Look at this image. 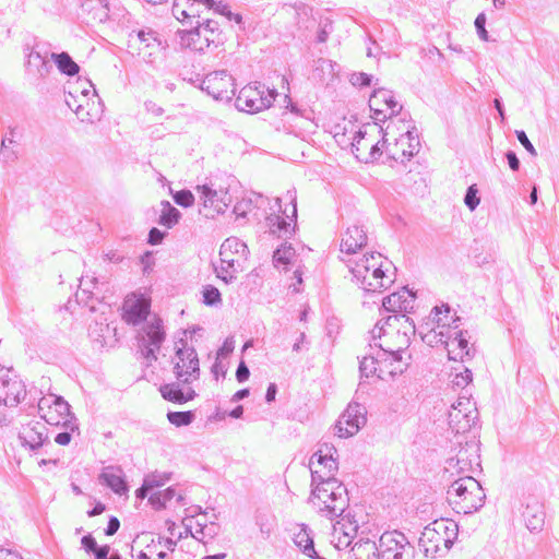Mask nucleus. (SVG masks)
<instances>
[{"mask_svg":"<svg viewBox=\"0 0 559 559\" xmlns=\"http://www.w3.org/2000/svg\"><path fill=\"white\" fill-rule=\"evenodd\" d=\"M53 396L55 395H50L48 397H41L39 401H38V414L39 416L44 419V415L47 414V411H51L53 404H52V400H53Z\"/></svg>","mask_w":559,"mask_h":559,"instance_id":"60","label":"nucleus"},{"mask_svg":"<svg viewBox=\"0 0 559 559\" xmlns=\"http://www.w3.org/2000/svg\"><path fill=\"white\" fill-rule=\"evenodd\" d=\"M285 100L287 102L286 108L289 110L292 115L305 118L307 120H311L312 111L310 109L294 103L289 96H285Z\"/></svg>","mask_w":559,"mask_h":559,"instance_id":"47","label":"nucleus"},{"mask_svg":"<svg viewBox=\"0 0 559 559\" xmlns=\"http://www.w3.org/2000/svg\"><path fill=\"white\" fill-rule=\"evenodd\" d=\"M451 307L447 304L441 307H435L431 311V314H433V321L437 323V334L440 336V341H442V338L452 337L450 318L453 314H451Z\"/></svg>","mask_w":559,"mask_h":559,"instance_id":"29","label":"nucleus"},{"mask_svg":"<svg viewBox=\"0 0 559 559\" xmlns=\"http://www.w3.org/2000/svg\"><path fill=\"white\" fill-rule=\"evenodd\" d=\"M222 266L216 269L217 277L224 281L226 284L231 283L236 280V276L228 274L231 270L235 272V260L231 257H221Z\"/></svg>","mask_w":559,"mask_h":559,"instance_id":"42","label":"nucleus"},{"mask_svg":"<svg viewBox=\"0 0 559 559\" xmlns=\"http://www.w3.org/2000/svg\"><path fill=\"white\" fill-rule=\"evenodd\" d=\"M391 110L390 117L400 114L402 105H400L393 95V92L385 88H377L373 91L369 98V107L373 112L372 118L379 121H384L388 116L382 107Z\"/></svg>","mask_w":559,"mask_h":559,"instance_id":"13","label":"nucleus"},{"mask_svg":"<svg viewBox=\"0 0 559 559\" xmlns=\"http://www.w3.org/2000/svg\"><path fill=\"white\" fill-rule=\"evenodd\" d=\"M195 418V414L192 411L185 412H168V421L176 427L189 426Z\"/></svg>","mask_w":559,"mask_h":559,"instance_id":"41","label":"nucleus"},{"mask_svg":"<svg viewBox=\"0 0 559 559\" xmlns=\"http://www.w3.org/2000/svg\"><path fill=\"white\" fill-rule=\"evenodd\" d=\"M200 88L221 102H230L236 94L235 80L226 70L206 74L201 81Z\"/></svg>","mask_w":559,"mask_h":559,"instance_id":"7","label":"nucleus"},{"mask_svg":"<svg viewBox=\"0 0 559 559\" xmlns=\"http://www.w3.org/2000/svg\"><path fill=\"white\" fill-rule=\"evenodd\" d=\"M311 472V495L309 501L318 512L328 519L341 515L348 508L347 488L335 478L338 469L337 450L333 444L323 443L309 461Z\"/></svg>","mask_w":559,"mask_h":559,"instance_id":"1","label":"nucleus"},{"mask_svg":"<svg viewBox=\"0 0 559 559\" xmlns=\"http://www.w3.org/2000/svg\"><path fill=\"white\" fill-rule=\"evenodd\" d=\"M370 348L371 350L376 348V352L370 354L372 355V359L376 361L378 367H383L385 373L394 376L403 371L401 367H394V364H400L402 360V347L396 349L384 348L382 344L374 343L373 345H370Z\"/></svg>","mask_w":559,"mask_h":559,"instance_id":"16","label":"nucleus"},{"mask_svg":"<svg viewBox=\"0 0 559 559\" xmlns=\"http://www.w3.org/2000/svg\"><path fill=\"white\" fill-rule=\"evenodd\" d=\"M419 148V140L413 136V133L407 130L395 140L393 147L388 148L389 157L395 162L404 163L405 159L409 160Z\"/></svg>","mask_w":559,"mask_h":559,"instance_id":"17","label":"nucleus"},{"mask_svg":"<svg viewBox=\"0 0 559 559\" xmlns=\"http://www.w3.org/2000/svg\"><path fill=\"white\" fill-rule=\"evenodd\" d=\"M162 214L158 219V224L165 226L167 228H173L176 224H178L179 218L181 217V213L178 209L173 206L169 201H162Z\"/></svg>","mask_w":559,"mask_h":559,"instance_id":"34","label":"nucleus"},{"mask_svg":"<svg viewBox=\"0 0 559 559\" xmlns=\"http://www.w3.org/2000/svg\"><path fill=\"white\" fill-rule=\"evenodd\" d=\"M476 408L467 397H459L448 413L449 426L455 433H464L475 424Z\"/></svg>","mask_w":559,"mask_h":559,"instance_id":"12","label":"nucleus"},{"mask_svg":"<svg viewBox=\"0 0 559 559\" xmlns=\"http://www.w3.org/2000/svg\"><path fill=\"white\" fill-rule=\"evenodd\" d=\"M380 253L377 255L374 253L365 254L354 266H350L352 274L367 292L381 290L393 282L383 271Z\"/></svg>","mask_w":559,"mask_h":559,"instance_id":"5","label":"nucleus"},{"mask_svg":"<svg viewBox=\"0 0 559 559\" xmlns=\"http://www.w3.org/2000/svg\"><path fill=\"white\" fill-rule=\"evenodd\" d=\"M235 348V341L233 337H227L223 345L219 347L217 355L219 357H227L229 354L234 352Z\"/></svg>","mask_w":559,"mask_h":559,"instance_id":"63","label":"nucleus"},{"mask_svg":"<svg viewBox=\"0 0 559 559\" xmlns=\"http://www.w3.org/2000/svg\"><path fill=\"white\" fill-rule=\"evenodd\" d=\"M26 396V386L12 370L0 367V404L16 406Z\"/></svg>","mask_w":559,"mask_h":559,"instance_id":"10","label":"nucleus"},{"mask_svg":"<svg viewBox=\"0 0 559 559\" xmlns=\"http://www.w3.org/2000/svg\"><path fill=\"white\" fill-rule=\"evenodd\" d=\"M295 545L309 558L311 559H326L321 557L314 549L313 538L310 530L302 525L298 533L294 536Z\"/></svg>","mask_w":559,"mask_h":559,"instance_id":"30","label":"nucleus"},{"mask_svg":"<svg viewBox=\"0 0 559 559\" xmlns=\"http://www.w3.org/2000/svg\"><path fill=\"white\" fill-rule=\"evenodd\" d=\"M277 96L276 90H267L266 95L258 88L246 86L236 98V107L247 112H258L272 106Z\"/></svg>","mask_w":559,"mask_h":559,"instance_id":"11","label":"nucleus"},{"mask_svg":"<svg viewBox=\"0 0 559 559\" xmlns=\"http://www.w3.org/2000/svg\"><path fill=\"white\" fill-rule=\"evenodd\" d=\"M373 76L365 72H355L350 75L349 82L357 87L370 86Z\"/></svg>","mask_w":559,"mask_h":559,"instance_id":"50","label":"nucleus"},{"mask_svg":"<svg viewBox=\"0 0 559 559\" xmlns=\"http://www.w3.org/2000/svg\"><path fill=\"white\" fill-rule=\"evenodd\" d=\"M412 298H414V296L408 290L403 293H393L383 298L382 307L386 312L400 314V312H406L413 307Z\"/></svg>","mask_w":559,"mask_h":559,"instance_id":"28","label":"nucleus"},{"mask_svg":"<svg viewBox=\"0 0 559 559\" xmlns=\"http://www.w3.org/2000/svg\"><path fill=\"white\" fill-rule=\"evenodd\" d=\"M168 479L169 477L166 474L152 473L146 475L143 481L153 490L154 488L163 486Z\"/></svg>","mask_w":559,"mask_h":559,"instance_id":"51","label":"nucleus"},{"mask_svg":"<svg viewBox=\"0 0 559 559\" xmlns=\"http://www.w3.org/2000/svg\"><path fill=\"white\" fill-rule=\"evenodd\" d=\"M366 132L362 130H358L352 142V152L356 156L357 159L361 160L365 154H361V152H366L369 147V143H366L365 141Z\"/></svg>","mask_w":559,"mask_h":559,"instance_id":"43","label":"nucleus"},{"mask_svg":"<svg viewBox=\"0 0 559 559\" xmlns=\"http://www.w3.org/2000/svg\"><path fill=\"white\" fill-rule=\"evenodd\" d=\"M295 254V249L293 246L287 242H284L280 248H277L273 253V263L276 267L280 265H287L290 261V258Z\"/></svg>","mask_w":559,"mask_h":559,"instance_id":"40","label":"nucleus"},{"mask_svg":"<svg viewBox=\"0 0 559 559\" xmlns=\"http://www.w3.org/2000/svg\"><path fill=\"white\" fill-rule=\"evenodd\" d=\"M51 60L56 63L58 70L68 76H74L80 72V66L72 59V57L66 52H52L50 56Z\"/></svg>","mask_w":559,"mask_h":559,"instance_id":"32","label":"nucleus"},{"mask_svg":"<svg viewBox=\"0 0 559 559\" xmlns=\"http://www.w3.org/2000/svg\"><path fill=\"white\" fill-rule=\"evenodd\" d=\"M367 409L362 404L350 402L335 424V435L348 438L356 435L367 423Z\"/></svg>","mask_w":559,"mask_h":559,"instance_id":"9","label":"nucleus"},{"mask_svg":"<svg viewBox=\"0 0 559 559\" xmlns=\"http://www.w3.org/2000/svg\"><path fill=\"white\" fill-rule=\"evenodd\" d=\"M166 236V233L165 231H162L159 230L158 228L156 227H153L150 231H148V238H147V242L152 246H156V245H159L164 237Z\"/></svg>","mask_w":559,"mask_h":559,"instance_id":"61","label":"nucleus"},{"mask_svg":"<svg viewBox=\"0 0 559 559\" xmlns=\"http://www.w3.org/2000/svg\"><path fill=\"white\" fill-rule=\"evenodd\" d=\"M522 515L530 532L538 533L544 528L546 513L539 501L527 502Z\"/></svg>","mask_w":559,"mask_h":559,"instance_id":"23","label":"nucleus"},{"mask_svg":"<svg viewBox=\"0 0 559 559\" xmlns=\"http://www.w3.org/2000/svg\"><path fill=\"white\" fill-rule=\"evenodd\" d=\"M171 13L179 22L189 23L190 25H192V20L195 17V14L189 13L188 8H185L180 1L173 3Z\"/></svg>","mask_w":559,"mask_h":559,"instance_id":"45","label":"nucleus"},{"mask_svg":"<svg viewBox=\"0 0 559 559\" xmlns=\"http://www.w3.org/2000/svg\"><path fill=\"white\" fill-rule=\"evenodd\" d=\"M136 35L139 40L145 43L146 46H151V41H157L158 45L160 44L157 38V33L152 28L140 29Z\"/></svg>","mask_w":559,"mask_h":559,"instance_id":"57","label":"nucleus"},{"mask_svg":"<svg viewBox=\"0 0 559 559\" xmlns=\"http://www.w3.org/2000/svg\"><path fill=\"white\" fill-rule=\"evenodd\" d=\"M150 306V301L143 297L127 299L123 304L122 318L128 324L138 325L146 320Z\"/></svg>","mask_w":559,"mask_h":559,"instance_id":"20","label":"nucleus"},{"mask_svg":"<svg viewBox=\"0 0 559 559\" xmlns=\"http://www.w3.org/2000/svg\"><path fill=\"white\" fill-rule=\"evenodd\" d=\"M447 498L457 513L472 514L480 510L485 503L486 493L472 476H463L454 480L447 491Z\"/></svg>","mask_w":559,"mask_h":559,"instance_id":"2","label":"nucleus"},{"mask_svg":"<svg viewBox=\"0 0 559 559\" xmlns=\"http://www.w3.org/2000/svg\"><path fill=\"white\" fill-rule=\"evenodd\" d=\"M386 134H388L386 132L383 133L381 142H378L374 144H369V147H368L369 151L364 155V157L361 158V162L372 163V162L377 160L382 155L384 144L386 143V139H385Z\"/></svg>","mask_w":559,"mask_h":559,"instance_id":"44","label":"nucleus"},{"mask_svg":"<svg viewBox=\"0 0 559 559\" xmlns=\"http://www.w3.org/2000/svg\"><path fill=\"white\" fill-rule=\"evenodd\" d=\"M76 301L84 307H87L90 311L96 310L94 304V292L87 285V281L84 277L81 278L80 289L75 294Z\"/></svg>","mask_w":559,"mask_h":559,"instance_id":"38","label":"nucleus"},{"mask_svg":"<svg viewBox=\"0 0 559 559\" xmlns=\"http://www.w3.org/2000/svg\"><path fill=\"white\" fill-rule=\"evenodd\" d=\"M359 372L361 378H369L373 374H377L378 378L383 379L385 370L383 369V367H378L376 361L372 359V355L369 354L364 356L362 359L360 360Z\"/></svg>","mask_w":559,"mask_h":559,"instance_id":"37","label":"nucleus"},{"mask_svg":"<svg viewBox=\"0 0 559 559\" xmlns=\"http://www.w3.org/2000/svg\"><path fill=\"white\" fill-rule=\"evenodd\" d=\"M465 205L474 211L480 203V198L478 197V189L476 185H472L467 188L465 197H464Z\"/></svg>","mask_w":559,"mask_h":559,"instance_id":"48","label":"nucleus"},{"mask_svg":"<svg viewBox=\"0 0 559 559\" xmlns=\"http://www.w3.org/2000/svg\"><path fill=\"white\" fill-rule=\"evenodd\" d=\"M150 504L155 509L156 511L163 510L166 508V502L164 501L162 495L159 491L153 492L148 498Z\"/></svg>","mask_w":559,"mask_h":559,"instance_id":"62","label":"nucleus"},{"mask_svg":"<svg viewBox=\"0 0 559 559\" xmlns=\"http://www.w3.org/2000/svg\"><path fill=\"white\" fill-rule=\"evenodd\" d=\"M472 379H473L472 371L466 368L464 370V372H459L454 376L452 383H453V386L464 389L472 382Z\"/></svg>","mask_w":559,"mask_h":559,"instance_id":"56","label":"nucleus"},{"mask_svg":"<svg viewBox=\"0 0 559 559\" xmlns=\"http://www.w3.org/2000/svg\"><path fill=\"white\" fill-rule=\"evenodd\" d=\"M174 201L176 204L182 207H189L194 202V195L190 190H180L173 194Z\"/></svg>","mask_w":559,"mask_h":559,"instance_id":"49","label":"nucleus"},{"mask_svg":"<svg viewBox=\"0 0 559 559\" xmlns=\"http://www.w3.org/2000/svg\"><path fill=\"white\" fill-rule=\"evenodd\" d=\"M464 334L463 331H454L451 338H442L441 342L447 346L449 359L464 361L473 357V346L468 345V340Z\"/></svg>","mask_w":559,"mask_h":559,"instance_id":"18","label":"nucleus"},{"mask_svg":"<svg viewBox=\"0 0 559 559\" xmlns=\"http://www.w3.org/2000/svg\"><path fill=\"white\" fill-rule=\"evenodd\" d=\"M401 319H403L405 322H408L409 321V318L404 314V313H401V314H391V316H388L386 318H383L381 319L374 326V329H378L379 330V334L381 333V331L384 330V326L385 325H389L391 326L392 325V321L394 322H399ZM376 330L372 331V333H374Z\"/></svg>","mask_w":559,"mask_h":559,"instance_id":"54","label":"nucleus"},{"mask_svg":"<svg viewBox=\"0 0 559 559\" xmlns=\"http://www.w3.org/2000/svg\"><path fill=\"white\" fill-rule=\"evenodd\" d=\"M412 546L406 536L400 531L384 532L377 545L369 539H359L352 546V550L357 555L360 550L372 551L373 555L381 559H403L406 549Z\"/></svg>","mask_w":559,"mask_h":559,"instance_id":"4","label":"nucleus"},{"mask_svg":"<svg viewBox=\"0 0 559 559\" xmlns=\"http://www.w3.org/2000/svg\"><path fill=\"white\" fill-rule=\"evenodd\" d=\"M47 51H41L38 49V46L34 47L31 52L27 55V66L29 68H36V64L40 63V61L47 60Z\"/></svg>","mask_w":559,"mask_h":559,"instance_id":"55","label":"nucleus"},{"mask_svg":"<svg viewBox=\"0 0 559 559\" xmlns=\"http://www.w3.org/2000/svg\"><path fill=\"white\" fill-rule=\"evenodd\" d=\"M144 332L146 334V344L155 347L162 346L166 337L162 319L155 318L153 321L148 322L144 328Z\"/></svg>","mask_w":559,"mask_h":559,"instance_id":"33","label":"nucleus"},{"mask_svg":"<svg viewBox=\"0 0 559 559\" xmlns=\"http://www.w3.org/2000/svg\"><path fill=\"white\" fill-rule=\"evenodd\" d=\"M17 438L21 445L29 451H37L45 444L50 443L47 428L40 421H32L24 425L19 431Z\"/></svg>","mask_w":559,"mask_h":559,"instance_id":"14","label":"nucleus"},{"mask_svg":"<svg viewBox=\"0 0 559 559\" xmlns=\"http://www.w3.org/2000/svg\"><path fill=\"white\" fill-rule=\"evenodd\" d=\"M206 7L214 10V12L224 15L229 21H235L238 25H242V16L238 13H233L229 7L222 1L206 0Z\"/></svg>","mask_w":559,"mask_h":559,"instance_id":"39","label":"nucleus"},{"mask_svg":"<svg viewBox=\"0 0 559 559\" xmlns=\"http://www.w3.org/2000/svg\"><path fill=\"white\" fill-rule=\"evenodd\" d=\"M475 28L478 37L484 41H489L490 37L486 29V15L484 12L479 13L475 19Z\"/></svg>","mask_w":559,"mask_h":559,"instance_id":"52","label":"nucleus"},{"mask_svg":"<svg viewBox=\"0 0 559 559\" xmlns=\"http://www.w3.org/2000/svg\"><path fill=\"white\" fill-rule=\"evenodd\" d=\"M234 253L245 257L248 253V248L247 245L238 238L230 237L225 239L222 243L219 257H230Z\"/></svg>","mask_w":559,"mask_h":559,"instance_id":"35","label":"nucleus"},{"mask_svg":"<svg viewBox=\"0 0 559 559\" xmlns=\"http://www.w3.org/2000/svg\"><path fill=\"white\" fill-rule=\"evenodd\" d=\"M51 411H47L44 420L52 426H63L70 431L78 429L76 424L72 420L73 415L70 412L69 403L62 396H53Z\"/></svg>","mask_w":559,"mask_h":559,"instance_id":"15","label":"nucleus"},{"mask_svg":"<svg viewBox=\"0 0 559 559\" xmlns=\"http://www.w3.org/2000/svg\"><path fill=\"white\" fill-rule=\"evenodd\" d=\"M478 449L475 445L461 448L455 457L447 461V469H455L457 473H464L473 469V465H479Z\"/></svg>","mask_w":559,"mask_h":559,"instance_id":"19","label":"nucleus"},{"mask_svg":"<svg viewBox=\"0 0 559 559\" xmlns=\"http://www.w3.org/2000/svg\"><path fill=\"white\" fill-rule=\"evenodd\" d=\"M99 480L119 496L126 495L129 490L123 471L119 466L110 465L104 467L99 475Z\"/></svg>","mask_w":559,"mask_h":559,"instance_id":"22","label":"nucleus"},{"mask_svg":"<svg viewBox=\"0 0 559 559\" xmlns=\"http://www.w3.org/2000/svg\"><path fill=\"white\" fill-rule=\"evenodd\" d=\"M140 348L142 356L148 361L157 360L156 352L159 350L160 347H155L146 344L145 337L140 340Z\"/></svg>","mask_w":559,"mask_h":559,"instance_id":"53","label":"nucleus"},{"mask_svg":"<svg viewBox=\"0 0 559 559\" xmlns=\"http://www.w3.org/2000/svg\"><path fill=\"white\" fill-rule=\"evenodd\" d=\"M177 34L180 37L181 46L194 51H203L212 45L209 37L202 35V29L197 24L191 29H179Z\"/></svg>","mask_w":559,"mask_h":559,"instance_id":"26","label":"nucleus"},{"mask_svg":"<svg viewBox=\"0 0 559 559\" xmlns=\"http://www.w3.org/2000/svg\"><path fill=\"white\" fill-rule=\"evenodd\" d=\"M252 204H253V200L252 199H248V200H241L240 202H237L234 206V212L237 216H242L245 217L247 212L251 211L252 210Z\"/></svg>","mask_w":559,"mask_h":559,"instance_id":"59","label":"nucleus"},{"mask_svg":"<svg viewBox=\"0 0 559 559\" xmlns=\"http://www.w3.org/2000/svg\"><path fill=\"white\" fill-rule=\"evenodd\" d=\"M198 27L202 29V35L209 37L211 44L217 46L221 41V32L218 22L206 19L195 21Z\"/></svg>","mask_w":559,"mask_h":559,"instance_id":"36","label":"nucleus"},{"mask_svg":"<svg viewBox=\"0 0 559 559\" xmlns=\"http://www.w3.org/2000/svg\"><path fill=\"white\" fill-rule=\"evenodd\" d=\"M367 243V234L362 226L357 224L348 227L343 235L341 242V251L346 253H355Z\"/></svg>","mask_w":559,"mask_h":559,"instance_id":"25","label":"nucleus"},{"mask_svg":"<svg viewBox=\"0 0 559 559\" xmlns=\"http://www.w3.org/2000/svg\"><path fill=\"white\" fill-rule=\"evenodd\" d=\"M333 530H334V533H333L334 537L338 534L337 540L335 542V547L340 550L346 549L347 547L352 546V544H353V538L358 531V522L349 521V531H345V523L336 522L333 525Z\"/></svg>","mask_w":559,"mask_h":559,"instance_id":"31","label":"nucleus"},{"mask_svg":"<svg viewBox=\"0 0 559 559\" xmlns=\"http://www.w3.org/2000/svg\"><path fill=\"white\" fill-rule=\"evenodd\" d=\"M21 134L16 128H9L3 134L0 147V160L4 164H12L19 157V140Z\"/></svg>","mask_w":559,"mask_h":559,"instance_id":"24","label":"nucleus"},{"mask_svg":"<svg viewBox=\"0 0 559 559\" xmlns=\"http://www.w3.org/2000/svg\"><path fill=\"white\" fill-rule=\"evenodd\" d=\"M286 199L290 203V209L283 210V216L270 215L266 217L270 233L277 238L288 239L295 234L297 219V195L296 190H288Z\"/></svg>","mask_w":559,"mask_h":559,"instance_id":"8","label":"nucleus"},{"mask_svg":"<svg viewBox=\"0 0 559 559\" xmlns=\"http://www.w3.org/2000/svg\"><path fill=\"white\" fill-rule=\"evenodd\" d=\"M176 361L174 362V373L177 380L182 384H189L200 377V364L197 350L193 346H188L185 338L176 342Z\"/></svg>","mask_w":559,"mask_h":559,"instance_id":"6","label":"nucleus"},{"mask_svg":"<svg viewBox=\"0 0 559 559\" xmlns=\"http://www.w3.org/2000/svg\"><path fill=\"white\" fill-rule=\"evenodd\" d=\"M203 302L206 306H215L222 301L219 290L213 285H206L203 287Z\"/></svg>","mask_w":559,"mask_h":559,"instance_id":"46","label":"nucleus"},{"mask_svg":"<svg viewBox=\"0 0 559 559\" xmlns=\"http://www.w3.org/2000/svg\"><path fill=\"white\" fill-rule=\"evenodd\" d=\"M515 135H516V139L519 140V142L524 146V148L532 155V156H537V152L534 147V145L532 144V142L530 141V139L527 138L525 131L523 130H516L515 131Z\"/></svg>","mask_w":559,"mask_h":559,"instance_id":"58","label":"nucleus"},{"mask_svg":"<svg viewBox=\"0 0 559 559\" xmlns=\"http://www.w3.org/2000/svg\"><path fill=\"white\" fill-rule=\"evenodd\" d=\"M159 392L164 400L176 404H185L197 396L195 391L191 388H189L187 392H183L181 389V382L163 384L159 388Z\"/></svg>","mask_w":559,"mask_h":559,"instance_id":"27","label":"nucleus"},{"mask_svg":"<svg viewBox=\"0 0 559 559\" xmlns=\"http://www.w3.org/2000/svg\"><path fill=\"white\" fill-rule=\"evenodd\" d=\"M457 536V524L453 521L440 519L428 524L419 537V545L426 556L436 557L449 550Z\"/></svg>","mask_w":559,"mask_h":559,"instance_id":"3","label":"nucleus"},{"mask_svg":"<svg viewBox=\"0 0 559 559\" xmlns=\"http://www.w3.org/2000/svg\"><path fill=\"white\" fill-rule=\"evenodd\" d=\"M250 377V370L248 368V366L246 365V362L243 360H241L237 367V370H236V379L238 382L242 383L245 381H247Z\"/></svg>","mask_w":559,"mask_h":559,"instance_id":"64","label":"nucleus"},{"mask_svg":"<svg viewBox=\"0 0 559 559\" xmlns=\"http://www.w3.org/2000/svg\"><path fill=\"white\" fill-rule=\"evenodd\" d=\"M198 191L201 193V199H203V206H212L217 213L223 212L230 202L228 191L222 188L213 189L209 185H203L198 186Z\"/></svg>","mask_w":559,"mask_h":559,"instance_id":"21","label":"nucleus"}]
</instances>
